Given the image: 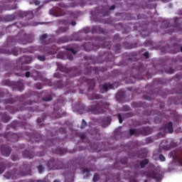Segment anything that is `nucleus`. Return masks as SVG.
Masks as SVG:
<instances>
[{
	"label": "nucleus",
	"mask_w": 182,
	"mask_h": 182,
	"mask_svg": "<svg viewBox=\"0 0 182 182\" xmlns=\"http://www.w3.org/2000/svg\"><path fill=\"white\" fill-rule=\"evenodd\" d=\"M79 137L82 139V140H85V139H86V134H80L79 135Z\"/></svg>",
	"instance_id": "obj_63"
},
{
	"label": "nucleus",
	"mask_w": 182,
	"mask_h": 182,
	"mask_svg": "<svg viewBox=\"0 0 182 182\" xmlns=\"http://www.w3.org/2000/svg\"><path fill=\"white\" fill-rule=\"evenodd\" d=\"M144 46H153V41H145Z\"/></svg>",
	"instance_id": "obj_52"
},
{
	"label": "nucleus",
	"mask_w": 182,
	"mask_h": 182,
	"mask_svg": "<svg viewBox=\"0 0 182 182\" xmlns=\"http://www.w3.org/2000/svg\"><path fill=\"white\" fill-rule=\"evenodd\" d=\"M31 63L32 58H31V56L23 55V57L20 58L18 59L17 65H21L14 68V75H16V76H20L21 77H23L24 74L22 72L30 70L31 67L28 65L22 66V65H29V63Z\"/></svg>",
	"instance_id": "obj_4"
},
{
	"label": "nucleus",
	"mask_w": 182,
	"mask_h": 182,
	"mask_svg": "<svg viewBox=\"0 0 182 182\" xmlns=\"http://www.w3.org/2000/svg\"><path fill=\"white\" fill-rule=\"evenodd\" d=\"M31 174V171H29L28 173L21 172L20 174H18V176H16L15 174L12 173L11 172L7 171L4 174L5 178H7V180H16V178H18V177H25V176H29Z\"/></svg>",
	"instance_id": "obj_17"
},
{
	"label": "nucleus",
	"mask_w": 182,
	"mask_h": 182,
	"mask_svg": "<svg viewBox=\"0 0 182 182\" xmlns=\"http://www.w3.org/2000/svg\"><path fill=\"white\" fill-rule=\"evenodd\" d=\"M110 107V103L106 101H100L96 105H90L87 108V112L92 114H104Z\"/></svg>",
	"instance_id": "obj_5"
},
{
	"label": "nucleus",
	"mask_w": 182,
	"mask_h": 182,
	"mask_svg": "<svg viewBox=\"0 0 182 182\" xmlns=\"http://www.w3.org/2000/svg\"><path fill=\"white\" fill-rule=\"evenodd\" d=\"M146 18H147V16L144 14H138L136 16V19H146Z\"/></svg>",
	"instance_id": "obj_53"
},
{
	"label": "nucleus",
	"mask_w": 182,
	"mask_h": 182,
	"mask_svg": "<svg viewBox=\"0 0 182 182\" xmlns=\"http://www.w3.org/2000/svg\"><path fill=\"white\" fill-rule=\"evenodd\" d=\"M4 19L6 22H12V21H15V19H16V16H15V14L6 15L4 17Z\"/></svg>",
	"instance_id": "obj_31"
},
{
	"label": "nucleus",
	"mask_w": 182,
	"mask_h": 182,
	"mask_svg": "<svg viewBox=\"0 0 182 182\" xmlns=\"http://www.w3.org/2000/svg\"><path fill=\"white\" fill-rule=\"evenodd\" d=\"M11 95L6 90L0 92V103L3 102L4 105H14L16 102L19 100L21 103L25 100V96L21 95L19 97H15L14 98L11 97Z\"/></svg>",
	"instance_id": "obj_6"
},
{
	"label": "nucleus",
	"mask_w": 182,
	"mask_h": 182,
	"mask_svg": "<svg viewBox=\"0 0 182 182\" xmlns=\"http://www.w3.org/2000/svg\"><path fill=\"white\" fill-rule=\"evenodd\" d=\"M87 126V122H86L85 119H82L80 129H85Z\"/></svg>",
	"instance_id": "obj_51"
},
{
	"label": "nucleus",
	"mask_w": 182,
	"mask_h": 182,
	"mask_svg": "<svg viewBox=\"0 0 182 182\" xmlns=\"http://www.w3.org/2000/svg\"><path fill=\"white\" fill-rule=\"evenodd\" d=\"M45 120V114H43V117L41 118H38L36 122H37V124H41V123H42V122H44Z\"/></svg>",
	"instance_id": "obj_49"
},
{
	"label": "nucleus",
	"mask_w": 182,
	"mask_h": 182,
	"mask_svg": "<svg viewBox=\"0 0 182 182\" xmlns=\"http://www.w3.org/2000/svg\"><path fill=\"white\" fill-rule=\"evenodd\" d=\"M147 153L146 149H141L138 151V157L143 158L146 156V154Z\"/></svg>",
	"instance_id": "obj_36"
},
{
	"label": "nucleus",
	"mask_w": 182,
	"mask_h": 182,
	"mask_svg": "<svg viewBox=\"0 0 182 182\" xmlns=\"http://www.w3.org/2000/svg\"><path fill=\"white\" fill-rule=\"evenodd\" d=\"M154 94H147L146 95H144V99H145V100H149V102H151V100H154Z\"/></svg>",
	"instance_id": "obj_35"
},
{
	"label": "nucleus",
	"mask_w": 182,
	"mask_h": 182,
	"mask_svg": "<svg viewBox=\"0 0 182 182\" xmlns=\"http://www.w3.org/2000/svg\"><path fill=\"white\" fill-rule=\"evenodd\" d=\"M34 95L36 96H37V97H42V100L43 102H50L53 100V97H52V94L48 92V91L45 90V91H42V92H35Z\"/></svg>",
	"instance_id": "obj_16"
},
{
	"label": "nucleus",
	"mask_w": 182,
	"mask_h": 182,
	"mask_svg": "<svg viewBox=\"0 0 182 182\" xmlns=\"http://www.w3.org/2000/svg\"><path fill=\"white\" fill-rule=\"evenodd\" d=\"M90 100H97L99 99H102L103 96L96 94V93H92V96L90 97Z\"/></svg>",
	"instance_id": "obj_34"
},
{
	"label": "nucleus",
	"mask_w": 182,
	"mask_h": 182,
	"mask_svg": "<svg viewBox=\"0 0 182 182\" xmlns=\"http://www.w3.org/2000/svg\"><path fill=\"white\" fill-rule=\"evenodd\" d=\"M159 160L161 161H164L166 160V156L163 154H159Z\"/></svg>",
	"instance_id": "obj_60"
},
{
	"label": "nucleus",
	"mask_w": 182,
	"mask_h": 182,
	"mask_svg": "<svg viewBox=\"0 0 182 182\" xmlns=\"http://www.w3.org/2000/svg\"><path fill=\"white\" fill-rule=\"evenodd\" d=\"M48 168L50 170H62L63 168V162L58 159H50L47 163Z\"/></svg>",
	"instance_id": "obj_11"
},
{
	"label": "nucleus",
	"mask_w": 182,
	"mask_h": 182,
	"mask_svg": "<svg viewBox=\"0 0 182 182\" xmlns=\"http://www.w3.org/2000/svg\"><path fill=\"white\" fill-rule=\"evenodd\" d=\"M122 164H127V157H124L120 160Z\"/></svg>",
	"instance_id": "obj_55"
},
{
	"label": "nucleus",
	"mask_w": 182,
	"mask_h": 182,
	"mask_svg": "<svg viewBox=\"0 0 182 182\" xmlns=\"http://www.w3.org/2000/svg\"><path fill=\"white\" fill-rule=\"evenodd\" d=\"M133 107H144V103L141 102H132Z\"/></svg>",
	"instance_id": "obj_38"
},
{
	"label": "nucleus",
	"mask_w": 182,
	"mask_h": 182,
	"mask_svg": "<svg viewBox=\"0 0 182 182\" xmlns=\"http://www.w3.org/2000/svg\"><path fill=\"white\" fill-rule=\"evenodd\" d=\"M56 142V139H48L45 141L44 146H43L44 149H48V147H50V146H53Z\"/></svg>",
	"instance_id": "obj_28"
},
{
	"label": "nucleus",
	"mask_w": 182,
	"mask_h": 182,
	"mask_svg": "<svg viewBox=\"0 0 182 182\" xmlns=\"http://www.w3.org/2000/svg\"><path fill=\"white\" fill-rule=\"evenodd\" d=\"M70 17L74 19H77V18H79V13H77V11L71 12Z\"/></svg>",
	"instance_id": "obj_47"
},
{
	"label": "nucleus",
	"mask_w": 182,
	"mask_h": 182,
	"mask_svg": "<svg viewBox=\"0 0 182 182\" xmlns=\"http://www.w3.org/2000/svg\"><path fill=\"white\" fill-rule=\"evenodd\" d=\"M164 130H168V133L171 134L173 132H174V129L173 128V122H169L168 124H165L163 127Z\"/></svg>",
	"instance_id": "obj_27"
},
{
	"label": "nucleus",
	"mask_w": 182,
	"mask_h": 182,
	"mask_svg": "<svg viewBox=\"0 0 182 182\" xmlns=\"http://www.w3.org/2000/svg\"><path fill=\"white\" fill-rule=\"evenodd\" d=\"M1 85H3V86H9L13 87V90H18V92H22L23 90V82H22V80H18L15 84V82L9 80H4L1 82Z\"/></svg>",
	"instance_id": "obj_10"
},
{
	"label": "nucleus",
	"mask_w": 182,
	"mask_h": 182,
	"mask_svg": "<svg viewBox=\"0 0 182 182\" xmlns=\"http://www.w3.org/2000/svg\"><path fill=\"white\" fill-rule=\"evenodd\" d=\"M23 157L24 159H33L35 157V153H33V150L32 149H26L23 152Z\"/></svg>",
	"instance_id": "obj_25"
},
{
	"label": "nucleus",
	"mask_w": 182,
	"mask_h": 182,
	"mask_svg": "<svg viewBox=\"0 0 182 182\" xmlns=\"http://www.w3.org/2000/svg\"><path fill=\"white\" fill-rule=\"evenodd\" d=\"M99 178H100V177L99 176V173H95L93 176L92 181L93 182L99 181Z\"/></svg>",
	"instance_id": "obj_50"
},
{
	"label": "nucleus",
	"mask_w": 182,
	"mask_h": 182,
	"mask_svg": "<svg viewBox=\"0 0 182 182\" xmlns=\"http://www.w3.org/2000/svg\"><path fill=\"white\" fill-rule=\"evenodd\" d=\"M26 77H31L33 78L34 80H41L42 75L38 71L33 70L31 73L29 71L25 73Z\"/></svg>",
	"instance_id": "obj_20"
},
{
	"label": "nucleus",
	"mask_w": 182,
	"mask_h": 182,
	"mask_svg": "<svg viewBox=\"0 0 182 182\" xmlns=\"http://www.w3.org/2000/svg\"><path fill=\"white\" fill-rule=\"evenodd\" d=\"M124 46L125 49H133V48H137V45L133 46V45H130L127 43H125L124 44Z\"/></svg>",
	"instance_id": "obj_43"
},
{
	"label": "nucleus",
	"mask_w": 182,
	"mask_h": 182,
	"mask_svg": "<svg viewBox=\"0 0 182 182\" xmlns=\"http://www.w3.org/2000/svg\"><path fill=\"white\" fill-rule=\"evenodd\" d=\"M149 164V159H143L140 161L141 168H144Z\"/></svg>",
	"instance_id": "obj_39"
},
{
	"label": "nucleus",
	"mask_w": 182,
	"mask_h": 182,
	"mask_svg": "<svg viewBox=\"0 0 182 182\" xmlns=\"http://www.w3.org/2000/svg\"><path fill=\"white\" fill-rule=\"evenodd\" d=\"M48 34L45 33L40 36V42L42 45H44V49L41 50V52H45L48 55H55L56 52H58V49H56V46H47L46 45H49V43L46 42V39H48Z\"/></svg>",
	"instance_id": "obj_7"
},
{
	"label": "nucleus",
	"mask_w": 182,
	"mask_h": 182,
	"mask_svg": "<svg viewBox=\"0 0 182 182\" xmlns=\"http://www.w3.org/2000/svg\"><path fill=\"white\" fill-rule=\"evenodd\" d=\"M82 172L85 173H87L86 176L87 177H88L89 174H90V169L89 168H84L82 170Z\"/></svg>",
	"instance_id": "obj_57"
},
{
	"label": "nucleus",
	"mask_w": 182,
	"mask_h": 182,
	"mask_svg": "<svg viewBox=\"0 0 182 182\" xmlns=\"http://www.w3.org/2000/svg\"><path fill=\"white\" fill-rule=\"evenodd\" d=\"M67 51H60L57 54L58 59H63L65 60V59H69V60H73V55H76L77 52H79V50H74L73 48H66ZM69 52H71L72 54H70Z\"/></svg>",
	"instance_id": "obj_9"
},
{
	"label": "nucleus",
	"mask_w": 182,
	"mask_h": 182,
	"mask_svg": "<svg viewBox=\"0 0 182 182\" xmlns=\"http://www.w3.org/2000/svg\"><path fill=\"white\" fill-rule=\"evenodd\" d=\"M117 117L119 123H123V117H122V114H118Z\"/></svg>",
	"instance_id": "obj_61"
},
{
	"label": "nucleus",
	"mask_w": 182,
	"mask_h": 182,
	"mask_svg": "<svg viewBox=\"0 0 182 182\" xmlns=\"http://www.w3.org/2000/svg\"><path fill=\"white\" fill-rule=\"evenodd\" d=\"M100 122H101L102 127H107L110 123H112V118L110 117H101L100 118Z\"/></svg>",
	"instance_id": "obj_23"
},
{
	"label": "nucleus",
	"mask_w": 182,
	"mask_h": 182,
	"mask_svg": "<svg viewBox=\"0 0 182 182\" xmlns=\"http://www.w3.org/2000/svg\"><path fill=\"white\" fill-rule=\"evenodd\" d=\"M84 79L86 80L87 85H88V90H93L95 89V86H96V80H95V79Z\"/></svg>",
	"instance_id": "obj_26"
},
{
	"label": "nucleus",
	"mask_w": 182,
	"mask_h": 182,
	"mask_svg": "<svg viewBox=\"0 0 182 182\" xmlns=\"http://www.w3.org/2000/svg\"><path fill=\"white\" fill-rule=\"evenodd\" d=\"M142 177H146V178H154L156 181H160L161 180V175L159 173H156V171L147 172L146 171H141L140 173Z\"/></svg>",
	"instance_id": "obj_14"
},
{
	"label": "nucleus",
	"mask_w": 182,
	"mask_h": 182,
	"mask_svg": "<svg viewBox=\"0 0 182 182\" xmlns=\"http://www.w3.org/2000/svg\"><path fill=\"white\" fill-rule=\"evenodd\" d=\"M92 70H93V68H90L87 72H85V75H90L92 73Z\"/></svg>",
	"instance_id": "obj_64"
},
{
	"label": "nucleus",
	"mask_w": 182,
	"mask_h": 182,
	"mask_svg": "<svg viewBox=\"0 0 182 182\" xmlns=\"http://www.w3.org/2000/svg\"><path fill=\"white\" fill-rule=\"evenodd\" d=\"M33 41V35L23 33V35L18 33L16 36H9L7 38V47L6 48L0 49V53L4 55H14V56H18L21 52V48H17L14 47V45L18 42L20 45H26V43H31Z\"/></svg>",
	"instance_id": "obj_1"
},
{
	"label": "nucleus",
	"mask_w": 182,
	"mask_h": 182,
	"mask_svg": "<svg viewBox=\"0 0 182 182\" xmlns=\"http://www.w3.org/2000/svg\"><path fill=\"white\" fill-rule=\"evenodd\" d=\"M84 33H105V30L100 28L99 26H94L90 28V27H85L82 29Z\"/></svg>",
	"instance_id": "obj_15"
},
{
	"label": "nucleus",
	"mask_w": 182,
	"mask_h": 182,
	"mask_svg": "<svg viewBox=\"0 0 182 182\" xmlns=\"http://www.w3.org/2000/svg\"><path fill=\"white\" fill-rule=\"evenodd\" d=\"M53 153L55 154H59L60 156H63L65 154V151L60 147H57L55 149H53Z\"/></svg>",
	"instance_id": "obj_32"
},
{
	"label": "nucleus",
	"mask_w": 182,
	"mask_h": 182,
	"mask_svg": "<svg viewBox=\"0 0 182 182\" xmlns=\"http://www.w3.org/2000/svg\"><path fill=\"white\" fill-rule=\"evenodd\" d=\"M0 116L1 117V120H2V122H4V123H8V122H9V120H11V117L8 116L6 114V113H0Z\"/></svg>",
	"instance_id": "obj_30"
},
{
	"label": "nucleus",
	"mask_w": 182,
	"mask_h": 182,
	"mask_svg": "<svg viewBox=\"0 0 182 182\" xmlns=\"http://www.w3.org/2000/svg\"><path fill=\"white\" fill-rule=\"evenodd\" d=\"M54 77H57L58 79H60V77H62V75L60 73H54Z\"/></svg>",
	"instance_id": "obj_62"
},
{
	"label": "nucleus",
	"mask_w": 182,
	"mask_h": 182,
	"mask_svg": "<svg viewBox=\"0 0 182 182\" xmlns=\"http://www.w3.org/2000/svg\"><path fill=\"white\" fill-rule=\"evenodd\" d=\"M27 126H28V124H21L19 122L14 121L9 126L7 127V129H9V127H11V129H14V130H18L19 127H23L24 129H26Z\"/></svg>",
	"instance_id": "obj_22"
},
{
	"label": "nucleus",
	"mask_w": 182,
	"mask_h": 182,
	"mask_svg": "<svg viewBox=\"0 0 182 182\" xmlns=\"http://www.w3.org/2000/svg\"><path fill=\"white\" fill-rule=\"evenodd\" d=\"M140 134H142V136H149V134H151V128L149 127H144L139 129H129V136L139 137Z\"/></svg>",
	"instance_id": "obj_8"
},
{
	"label": "nucleus",
	"mask_w": 182,
	"mask_h": 182,
	"mask_svg": "<svg viewBox=\"0 0 182 182\" xmlns=\"http://www.w3.org/2000/svg\"><path fill=\"white\" fill-rule=\"evenodd\" d=\"M124 97V92L122 91L118 92V93L116 95V99H117V100H121V99H123Z\"/></svg>",
	"instance_id": "obj_41"
},
{
	"label": "nucleus",
	"mask_w": 182,
	"mask_h": 182,
	"mask_svg": "<svg viewBox=\"0 0 182 182\" xmlns=\"http://www.w3.org/2000/svg\"><path fill=\"white\" fill-rule=\"evenodd\" d=\"M56 65H57V69H58L60 72H64V73H68V72H69V69L63 66L60 63H56Z\"/></svg>",
	"instance_id": "obj_29"
},
{
	"label": "nucleus",
	"mask_w": 182,
	"mask_h": 182,
	"mask_svg": "<svg viewBox=\"0 0 182 182\" xmlns=\"http://www.w3.org/2000/svg\"><path fill=\"white\" fill-rule=\"evenodd\" d=\"M26 134L31 143H41L43 142V136L38 132H26Z\"/></svg>",
	"instance_id": "obj_12"
},
{
	"label": "nucleus",
	"mask_w": 182,
	"mask_h": 182,
	"mask_svg": "<svg viewBox=\"0 0 182 182\" xmlns=\"http://www.w3.org/2000/svg\"><path fill=\"white\" fill-rule=\"evenodd\" d=\"M11 160L16 161V160H19V156H18V155H12Z\"/></svg>",
	"instance_id": "obj_59"
},
{
	"label": "nucleus",
	"mask_w": 182,
	"mask_h": 182,
	"mask_svg": "<svg viewBox=\"0 0 182 182\" xmlns=\"http://www.w3.org/2000/svg\"><path fill=\"white\" fill-rule=\"evenodd\" d=\"M59 110H56L55 109H54V114L55 115H52V117H54L55 119H59L60 117H62V115L59 114Z\"/></svg>",
	"instance_id": "obj_42"
},
{
	"label": "nucleus",
	"mask_w": 182,
	"mask_h": 182,
	"mask_svg": "<svg viewBox=\"0 0 182 182\" xmlns=\"http://www.w3.org/2000/svg\"><path fill=\"white\" fill-rule=\"evenodd\" d=\"M38 170L39 173H43V170H45V168L43 167V166L39 165L38 166Z\"/></svg>",
	"instance_id": "obj_58"
},
{
	"label": "nucleus",
	"mask_w": 182,
	"mask_h": 182,
	"mask_svg": "<svg viewBox=\"0 0 182 182\" xmlns=\"http://www.w3.org/2000/svg\"><path fill=\"white\" fill-rule=\"evenodd\" d=\"M69 23H70V21H69V20H61L60 21V25H64V26L65 27H60L58 29V33H65V32H68V31H69V27H68L69 26Z\"/></svg>",
	"instance_id": "obj_19"
},
{
	"label": "nucleus",
	"mask_w": 182,
	"mask_h": 182,
	"mask_svg": "<svg viewBox=\"0 0 182 182\" xmlns=\"http://www.w3.org/2000/svg\"><path fill=\"white\" fill-rule=\"evenodd\" d=\"M0 150L2 156H4L5 157H9V156L11 154V151H12L11 147L6 146L5 145H1Z\"/></svg>",
	"instance_id": "obj_21"
},
{
	"label": "nucleus",
	"mask_w": 182,
	"mask_h": 182,
	"mask_svg": "<svg viewBox=\"0 0 182 182\" xmlns=\"http://www.w3.org/2000/svg\"><path fill=\"white\" fill-rule=\"evenodd\" d=\"M3 136L4 137V139H6V140H8L9 141H18V140H19V137H21V136H19V134H12L11 132H6Z\"/></svg>",
	"instance_id": "obj_18"
},
{
	"label": "nucleus",
	"mask_w": 182,
	"mask_h": 182,
	"mask_svg": "<svg viewBox=\"0 0 182 182\" xmlns=\"http://www.w3.org/2000/svg\"><path fill=\"white\" fill-rule=\"evenodd\" d=\"M110 89H114L113 84L105 83L100 85V92L101 93H105V92H108Z\"/></svg>",
	"instance_id": "obj_24"
},
{
	"label": "nucleus",
	"mask_w": 182,
	"mask_h": 182,
	"mask_svg": "<svg viewBox=\"0 0 182 182\" xmlns=\"http://www.w3.org/2000/svg\"><path fill=\"white\" fill-rule=\"evenodd\" d=\"M36 102L28 100L26 102L17 105L16 107L7 105L6 106V110L9 112L11 114H15L18 112H23V110H28V112H42V109L39 108V106L28 107L35 105Z\"/></svg>",
	"instance_id": "obj_2"
},
{
	"label": "nucleus",
	"mask_w": 182,
	"mask_h": 182,
	"mask_svg": "<svg viewBox=\"0 0 182 182\" xmlns=\"http://www.w3.org/2000/svg\"><path fill=\"white\" fill-rule=\"evenodd\" d=\"M149 31H143L141 33V35L142 36H144V37H146V36H149Z\"/></svg>",
	"instance_id": "obj_54"
},
{
	"label": "nucleus",
	"mask_w": 182,
	"mask_h": 182,
	"mask_svg": "<svg viewBox=\"0 0 182 182\" xmlns=\"http://www.w3.org/2000/svg\"><path fill=\"white\" fill-rule=\"evenodd\" d=\"M95 41L96 44H93L92 42L84 43L82 45L83 49L86 52H90V50H97L100 47L105 48L106 49H110L112 46V43L107 41V38L96 37Z\"/></svg>",
	"instance_id": "obj_3"
},
{
	"label": "nucleus",
	"mask_w": 182,
	"mask_h": 182,
	"mask_svg": "<svg viewBox=\"0 0 182 182\" xmlns=\"http://www.w3.org/2000/svg\"><path fill=\"white\" fill-rule=\"evenodd\" d=\"M34 87L36 89H37L38 90H41V89L43 88V85H42V83H41V82H37V83L34 84Z\"/></svg>",
	"instance_id": "obj_44"
},
{
	"label": "nucleus",
	"mask_w": 182,
	"mask_h": 182,
	"mask_svg": "<svg viewBox=\"0 0 182 182\" xmlns=\"http://www.w3.org/2000/svg\"><path fill=\"white\" fill-rule=\"evenodd\" d=\"M6 168V166L5 163L0 162V174H2V173L5 171Z\"/></svg>",
	"instance_id": "obj_40"
},
{
	"label": "nucleus",
	"mask_w": 182,
	"mask_h": 182,
	"mask_svg": "<svg viewBox=\"0 0 182 182\" xmlns=\"http://www.w3.org/2000/svg\"><path fill=\"white\" fill-rule=\"evenodd\" d=\"M55 85L58 89H62V87H63V82H62L60 80L55 82Z\"/></svg>",
	"instance_id": "obj_45"
},
{
	"label": "nucleus",
	"mask_w": 182,
	"mask_h": 182,
	"mask_svg": "<svg viewBox=\"0 0 182 182\" xmlns=\"http://www.w3.org/2000/svg\"><path fill=\"white\" fill-rule=\"evenodd\" d=\"M169 156L178 166H182V149L180 151L177 149L172 151L170 152Z\"/></svg>",
	"instance_id": "obj_13"
},
{
	"label": "nucleus",
	"mask_w": 182,
	"mask_h": 182,
	"mask_svg": "<svg viewBox=\"0 0 182 182\" xmlns=\"http://www.w3.org/2000/svg\"><path fill=\"white\" fill-rule=\"evenodd\" d=\"M121 48H122V46L120 44H116L115 46L114 47L115 53H120Z\"/></svg>",
	"instance_id": "obj_46"
},
{
	"label": "nucleus",
	"mask_w": 182,
	"mask_h": 182,
	"mask_svg": "<svg viewBox=\"0 0 182 182\" xmlns=\"http://www.w3.org/2000/svg\"><path fill=\"white\" fill-rule=\"evenodd\" d=\"M165 72L166 73H168L169 75H173V73H174V70L168 68V70H166Z\"/></svg>",
	"instance_id": "obj_56"
},
{
	"label": "nucleus",
	"mask_w": 182,
	"mask_h": 182,
	"mask_svg": "<svg viewBox=\"0 0 182 182\" xmlns=\"http://www.w3.org/2000/svg\"><path fill=\"white\" fill-rule=\"evenodd\" d=\"M29 14V11H20L17 14V15L18 18H25V16H28Z\"/></svg>",
	"instance_id": "obj_37"
},
{
	"label": "nucleus",
	"mask_w": 182,
	"mask_h": 182,
	"mask_svg": "<svg viewBox=\"0 0 182 182\" xmlns=\"http://www.w3.org/2000/svg\"><path fill=\"white\" fill-rule=\"evenodd\" d=\"M170 26H171V25L167 20L164 21L161 24V28H162V29H167V28H170Z\"/></svg>",
	"instance_id": "obj_33"
},
{
	"label": "nucleus",
	"mask_w": 182,
	"mask_h": 182,
	"mask_svg": "<svg viewBox=\"0 0 182 182\" xmlns=\"http://www.w3.org/2000/svg\"><path fill=\"white\" fill-rule=\"evenodd\" d=\"M37 59L41 62H45V60H46V57L42 55H37Z\"/></svg>",
	"instance_id": "obj_48"
}]
</instances>
